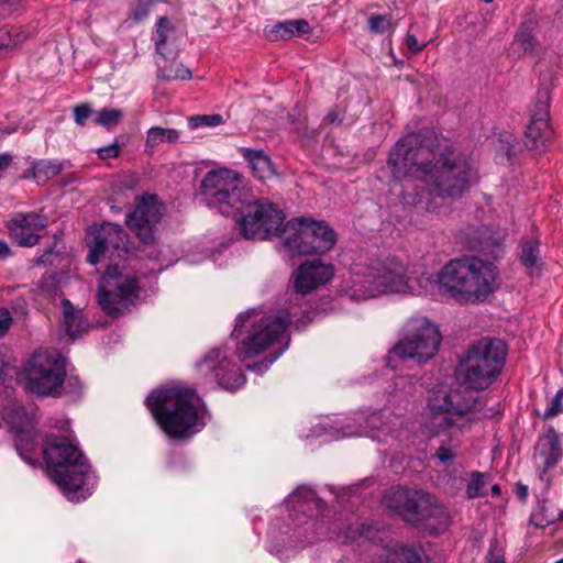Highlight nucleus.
I'll use <instances>...</instances> for the list:
<instances>
[{"label":"nucleus","mask_w":563,"mask_h":563,"mask_svg":"<svg viewBox=\"0 0 563 563\" xmlns=\"http://www.w3.org/2000/svg\"><path fill=\"white\" fill-rule=\"evenodd\" d=\"M157 78L164 80H189L192 78V73L183 64H175L168 67H158Z\"/></svg>","instance_id":"nucleus-32"},{"label":"nucleus","mask_w":563,"mask_h":563,"mask_svg":"<svg viewBox=\"0 0 563 563\" xmlns=\"http://www.w3.org/2000/svg\"><path fill=\"white\" fill-rule=\"evenodd\" d=\"M487 484L486 475L481 472H472L471 479L466 485L465 494L468 499L484 496V488Z\"/></svg>","instance_id":"nucleus-33"},{"label":"nucleus","mask_w":563,"mask_h":563,"mask_svg":"<svg viewBox=\"0 0 563 563\" xmlns=\"http://www.w3.org/2000/svg\"><path fill=\"white\" fill-rule=\"evenodd\" d=\"M52 252L47 251L45 252L41 257L36 260V264H43L46 262V256L49 255Z\"/></svg>","instance_id":"nucleus-60"},{"label":"nucleus","mask_w":563,"mask_h":563,"mask_svg":"<svg viewBox=\"0 0 563 563\" xmlns=\"http://www.w3.org/2000/svg\"><path fill=\"white\" fill-rule=\"evenodd\" d=\"M91 108L87 103L78 104L74 108V119L77 125L84 126L87 119L92 114Z\"/></svg>","instance_id":"nucleus-43"},{"label":"nucleus","mask_w":563,"mask_h":563,"mask_svg":"<svg viewBox=\"0 0 563 563\" xmlns=\"http://www.w3.org/2000/svg\"><path fill=\"white\" fill-rule=\"evenodd\" d=\"M421 279L409 277L407 267L395 256L372 260L364 268L352 274L344 286L345 294L354 300H365L386 294H421ZM428 282L429 278H423Z\"/></svg>","instance_id":"nucleus-6"},{"label":"nucleus","mask_w":563,"mask_h":563,"mask_svg":"<svg viewBox=\"0 0 563 563\" xmlns=\"http://www.w3.org/2000/svg\"><path fill=\"white\" fill-rule=\"evenodd\" d=\"M368 30L374 34H384L394 31L395 24L388 14H372L367 20Z\"/></svg>","instance_id":"nucleus-34"},{"label":"nucleus","mask_w":563,"mask_h":563,"mask_svg":"<svg viewBox=\"0 0 563 563\" xmlns=\"http://www.w3.org/2000/svg\"><path fill=\"white\" fill-rule=\"evenodd\" d=\"M82 389L81 380L78 376H70L67 379L65 378L62 390L65 394L69 395H78Z\"/></svg>","instance_id":"nucleus-45"},{"label":"nucleus","mask_w":563,"mask_h":563,"mask_svg":"<svg viewBox=\"0 0 563 563\" xmlns=\"http://www.w3.org/2000/svg\"><path fill=\"white\" fill-rule=\"evenodd\" d=\"M354 420L360 424V428L362 429L358 432H346L345 435H352V434H358V435H368L371 431L374 430H386L389 431L390 429L387 428L383 421V415L379 411L372 412L369 416H365L363 413H357Z\"/></svg>","instance_id":"nucleus-30"},{"label":"nucleus","mask_w":563,"mask_h":563,"mask_svg":"<svg viewBox=\"0 0 563 563\" xmlns=\"http://www.w3.org/2000/svg\"><path fill=\"white\" fill-rule=\"evenodd\" d=\"M289 26L295 30V36L308 34L311 31L309 23L303 19L289 20Z\"/></svg>","instance_id":"nucleus-46"},{"label":"nucleus","mask_w":563,"mask_h":563,"mask_svg":"<svg viewBox=\"0 0 563 563\" xmlns=\"http://www.w3.org/2000/svg\"><path fill=\"white\" fill-rule=\"evenodd\" d=\"M18 375L31 393L41 397H57L62 394L66 369L57 352L37 350L24 362Z\"/></svg>","instance_id":"nucleus-9"},{"label":"nucleus","mask_w":563,"mask_h":563,"mask_svg":"<svg viewBox=\"0 0 563 563\" xmlns=\"http://www.w3.org/2000/svg\"><path fill=\"white\" fill-rule=\"evenodd\" d=\"M520 263L529 275H532L541 265L540 241L533 238H523L518 246Z\"/></svg>","instance_id":"nucleus-25"},{"label":"nucleus","mask_w":563,"mask_h":563,"mask_svg":"<svg viewBox=\"0 0 563 563\" xmlns=\"http://www.w3.org/2000/svg\"><path fill=\"white\" fill-rule=\"evenodd\" d=\"M241 152L256 178L263 180L274 175L271 158L263 151L242 148Z\"/></svg>","instance_id":"nucleus-26"},{"label":"nucleus","mask_w":563,"mask_h":563,"mask_svg":"<svg viewBox=\"0 0 563 563\" xmlns=\"http://www.w3.org/2000/svg\"><path fill=\"white\" fill-rule=\"evenodd\" d=\"M60 305L63 312V327L66 333L74 339L84 329L81 312L76 310L73 303L66 298L62 300Z\"/></svg>","instance_id":"nucleus-28"},{"label":"nucleus","mask_w":563,"mask_h":563,"mask_svg":"<svg viewBox=\"0 0 563 563\" xmlns=\"http://www.w3.org/2000/svg\"><path fill=\"white\" fill-rule=\"evenodd\" d=\"M164 214V205L155 195L145 194L136 200L135 207L126 216L129 229L144 243L155 242V232Z\"/></svg>","instance_id":"nucleus-18"},{"label":"nucleus","mask_w":563,"mask_h":563,"mask_svg":"<svg viewBox=\"0 0 563 563\" xmlns=\"http://www.w3.org/2000/svg\"><path fill=\"white\" fill-rule=\"evenodd\" d=\"M159 0H136L131 8V19L134 23L145 21Z\"/></svg>","instance_id":"nucleus-35"},{"label":"nucleus","mask_w":563,"mask_h":563,"mask_svg":"<svg viewBox=\"0 0 563 563\" xmlns=\"http://www.w3.org/2000/svg\"><path fill=\"white\" fill-rule=\"evenodd\" d=\"M342 120V115L336 110H330L324 118V122L329 124H340Z\"/></svg>","instance_id":"nucleus-53"},{"label":"nucleus","mask_w":563,"mask_h":563,"mask_svg":"<svg viewBox=\"0 0 563 563\" xmlns=\"http://www.w3.org/2000/svg\"><path fill=\"white\" fill-rule=\"evenodd\" d=\"M7 366H8V364H7V363H5V361H4V356H3V354L0 352V376H1V375H7V374H8Z\"/></svg>","instance_id":"nucleus-56"},{"label":"nucleus","mask_w":563,"mask_h":563,"mask_svg":"<svg viewBox=\"0 0 563 563\" xmlns=\"http://www.w3.org/2000/svg\"><path fill=\"white\" fill-rule=\"evenodd\" d=\"M479 399L461 383L456 387L437 385L428 397V407L434 415L463 416L479 409Z\"/></svg>","instance_id":"nucleus-15"},{"label":"nucleus","mask_w":563,"mask_h":563,"mask_svg":"<svg viewBox=\"0 0 563 563\" xmlns=\"http://www.w3.org/2000/svg\"><path fill=\"white\" fill-rule=\"evenodd\" d=\"M390 556V563H421L420 554L413 547L401 545Z\"/></svg>","instance_id":"nucleus-36"},{"label":"nucleus","mask_w":563,"mask_h":563,"mask_svg":"<svg viewBox=\"0 0 563 563\" xmlns=\"http://www.w3.org/2000/svg\"><path fill=\"white\" fill-rule=\"evenodd\" d=\"M12 324V317L8 309H0V338L3 336Z\"/></svg>","instance_id":"nucleus-48"},{"label":"nucleus","mask_w":563,"mask_h":563,"mask_svg":"<svg viewBox=\"0 0 563 563\" xmlns=\"http://www.w3.org/2000/svg\"><path fill=\"white\" fill-rule=\"evenodd\" d=\"M440 343L441 334L434 323L424 317L410 318L402 327L401 338L389 351L386 366L395 369L390 364L393 357L426 363L435 356Z\"/></svg>","instance_id":"nucleus-8"},{"label":"nucleus","mask_w":563,"mask_h":563,"mask_svg":"<svg viewBox=\"0 0 563 563\" xmlns=\"http://www.w3.org/2000/svg\"><path fill=\"white\" fill-rule=\"evenodd\" d=\"M9 30L12 31V33H13V36H12L13 47L22 44L30 36V33L27 31L19 29V27H11Z\"/></svg>","instance_id":"nucleus-52"},{"label":"nucleus","mask_w":563,"mask_h":563,"mask_svg":"<svg viewBox=\"0 0 563 563\" xmlns=\"http://www.w3.org/2000/svg\"><path fill=\"white\" fill-rule=\"evenodd\" d=\"M139 291L134 275L122 274L118 265H109L99 283L98 303L108 316L119 317L135 303Z\"/></svg>","instance_id":"nucleus-13"},{"label":"nucleus","mask_w":563,"mask_h":563,"mask_svg":"<svg viewBox=\"0 0 563 563\" xmlns=\"http://www.w3.org/2000/svg\"><path fill=\"white\" fill-rule=\"evenodd\" d=\"M121 153V144L118 140L113 143L102 146L97 151L98 157L102 161L112 159L119 157Z\"/></svg>","instance_id":"nucleus-41"},{"label":"nucleus","mask_w":563,"mask_h":563,"mask_svg":"<svg viewBox=\"0 0 563 563\" xmlns=\"http://www.w3.org/2000/svg\"><path fill=\"white\" fill-rule=\"evenodd\" d=\"M486 563H506L505 551L497 541L490 543L486 555Z\"/></svg>","instance_id":"nucleus-42"},{"label":"nucleus","mask_w":563,"mask_h":563,"mask_svg":"<svg viewBox=\"0 0 563 563\" xmlns=\"http://www.w3.org/2000/svg\"><path fill=\"white\" fill-rule=\"evenodd\" d=\"M563 388L558 390L553 399L551 400L550 406L545 410V417H554L563 411Z\"/></svg>","instance_id":"nucleus-44"},{"label":"nucleus","mask_w":563,"mask_h":563,"mask_svg":"<svg viewBox=\"0 0 563 563\" xmlns=\"http://www.w3.org/2000/svg\"><path fill=\"white\" fill-rule=\"evenodd\" d=\"M405 42H406V46L412 54L420 53L427 46V43H420L417 40V37L410 33H407Z\"/></svg>","instance_id":"nucleus-47"},{"label":"nucleus","mask_w":563,"mask_h":563,"mask_svg":"<svg viewBox=\"0 0 563 563\" xmlns=\"http://www.w3.org/2000/svg\"><path fill=\"white\" fill-rule=\"evenodd\" d=\"M43 457L52 481L68 500L79 503L92 494L97 477L75 439L64 434H47Z\"/></svg>","instance_id":"nucleus-3"},{"label":"nucleus","mask_w":563,"mask_h":563,"mask_svg":"<svg viewBox=\"0 0 563 563\" xmlns=\"http://www.w3.org/2000/svg\"><path fill=\"white\" fill-rule=\"evenodd\" d=\"M0 1L10 7H14V5H18L19 3H21L23 0H0Z\"/></svg>","instance_id":"nucleus-59"},{"label":"nucleus","mask_w":563,"mask_h":563,"mask_svg":"<svg viewBox=\"0 0 563 563\" xmlns=\"http://www.w3.org/2000/svg\"><path fill=\"white\" fill-rule=\"evenodd\" d=\"M555 563H563V558L558 560Z\"/></svg>","instance_id":"nucleus-63"},{"label":"nucleus","mask_w":563,"mask_h":563,"mask_svg":"<svg viewBox=\"0 0 563 563\" xmlns=\"http://www.w3.org/2000/svg\"><path fill=\"white\" fill-rule=\"evenodd\" d=\"M223 122L221 114H203L194 115L188 120L190 129H197L199 126H218Z\"/></svg>","instance_id":"nucleus-38"},{"label":"nucleus","mask_w":563,"mask_h":563,"mask_svg":"<svg viewBox=\"0 0 563 563\" xmlns=\"http://www.w3.org/2000/svg\"><path fill=\"white\" fill-rule=\"evenodd\" d=\"M180 133L176 129H165L161 126H153L147 131L145 150L153 153L155 148L162 143H176L179 140Z\"/></svg>","instance_id":"nucleus-27"},{"label":"nucleus","mask_w":563,"mask_h":563,"mask_svg":"<svg viewBox=\"0 0 563 563\" xmlns=\"http://www.w3.org/2000/svg\"><path fill=\"white\" fill-rule=\"evenodd\" d=\"M289 20L284 22H278L274 25L272 33V40H289L295 36V30L292 26H289Z\"/></svg>","instance_id":"nucleus-39"},{"label":"nucleus","mask_w":563,"mask_h":563,"mask_svg":"<svg viewBox=\"0 0 563 563\" xmlns=\"http://www.w3.org/2000/svg\"><path fill=\"white\" fill-rule=\"evenodd\" d=\"M536 450L542 461L544 470L558 464L563 452L559 434L553 428H550L542 437H540Z\"/></svg>","instance_id":"nucleus-24"},{"label":"nucleus","mask_w":563,"mask_h":563,"mask_svg":"<svg viewBox=\"0 0 563 563\" xmlns=\"http://www.w3.org/2000/svg\"><path fill=\"white\" fill-rule=\"evenodd\" d=\"M496 266L477 256L451 260L437 276L439 291L457 302L484 301L497 288Z\"/></svg>","instance_id":"nucleus-5"},{"label":"nucleus","mask_w":563,"mask_h":563,"mask_svg":"<svg viewBox=\"0 0 563 563\" xmlns=\"http://www.w3.org/2000/svg\"><path fill=\"white\" fill-rule=\"evenodd\" d=\"M538 22L533 18L526 19L518 32L516 33L515 41L520 45L525 53H532L538 46V40L534 36V30Z\"/></svg>","instance_id":"nucleus-29"},{"label":"nucleus","mask_w":563,"mask_h":563,"mask_svg":"<svg viewBox=\"0 0 563 563\" xmlns=\"http://www.w3.org/2000/svg\"><path fill=\"white\" fill-rule=\"evenodd\" d=\"M62 164L56 161H38L33 165L34 177L41 179L44 175L46 178L58 175L62 170Z\"/></svg>","instance_id":"nucleus-37"},{"label":"nucleus","mask_w":563,"mask_h":563,"mask_svg":"<svg viewBox=\"0 0 563 563\" xmlns=\"http://www.w3.org/2000/svg\"><path fill=\"white\" fill-rule=\"evenodd\" d=\"M48 224L46 216L37 212H19L9 222L11 238L20 246H34Z\"/></svg>","instance_id":"nucleus-21"},{"label":"nucleus","mask_w":563,"mask_h":563,"mask_svg":"<svg viewBox=\"0 0 563 563\" xmlns=\"http://www.w3.org/2000/svg\"><path fill=\"white\" fill-rule=\"evenodd\" d=\"M437 457L444 464H449L455 457V453L444 445H441L437 451Z\"/></svg>","instance_id":"nucleus-50"},{"label":"nucleus","mask_w":563,"mask_h":563,"mask_svg":"<svg viewBox=\"0 0 563 563\" xmlns=\"http://www.w3.org/2000/svg\"><path fill=\"white\" fill-rule=\"evenodd\" d=\"M12 36H13V33L9 29L0 30V53L2 51H8L10 48H13Z\"/></svg>","instance_id":"nucleus-49"},{"label":"nucleus","mask_w":563,"mask_h":563,"mask_svg":"<svg viewBox=\"0 0 563 563\" xmlns=\"http://www.w3.org/2000/svg\"><path fill=\"white\" fill-rule=\"evenodd\" d=\"M88 245L90 252L88 261L92 265L98 264L106 257H111L125 242L126 234L123 228L114 223L92 225L88 230Z\"/></svg>","instance_id":"nucleus-19"},{"label":"nucleus","mask_w":563,"mask_h":563,"mask_svg":"<svg viewBox=\"0 0 563 563\" xmlns=\"http://www.w3.org/2000/svg\"><path fill=\"white\" fill-rule=\"evenodd\" d=\"M40 288H41V291L43 292L44 291V282H41Z\"/></svg>","instance_id":"nucleus-62"},{"label":"nucleus","mask_w":563,"mask_h":563,"mask_svg":"<svg viewBox=\"0 0 563 563\" xmlns=\"http://www.w3.org/2000/svg\"><path fill=\"white\" fill-rule=\"evenodd\" d=\"M10 253V249L8 246V244L0 240V257H7Z\"/></svg>","instance_id":"nucleus-55"},{"label":"nucleus","mask_w":563,"mask_h":563,"mask_svg":"<svg viewBox=\"0 0 563 563\" xmlns=\"http://www.w3.org/2000/svg\"><path fill=\"white\" fill-rule=\"evenodd\" d=\"M199 374L214 380L221 388L235 390L245 383L241 368L229 358L225 349H212L197 363Z\"/></svg>","instance_id":"nucleus-17"},{"label":"nucleus","mask_w":563,"mask_h":563,"mask_svg":"<svg viewBox=\"0 0 563 563\" xmlns=\"http://www.w3.org/2000/svg\"><path fill=\"white\" fill-rule=\"evenodd\" d=\"M279 238L286 250L300 255L325 253L336 242V234L328 223L308 218L289 220Z\"/></svg>","instance_id":"nucleus-12"},{"label":"nucleus","mask_w":563,"mask_h":563,"mask_svg":"<svg viewBox=\"0 0 563 563\" xmlns=\"http://www.w3.org/2000/svg\"><path fill=\"white\" fill-rule=\"evenodd\" d=\"M12 163V156L8 153L0 154V172L5 170Z\"/></svg>","instance_id":"nucleus-54"},{"label":"nucleus","mask_w":563,"mask_h":563,"mask_svg":"<svg viewBox=\"0 0 563 563\" xmlns=\"http://www.w3.org/2000/svg\"><path fill=\"white\" fill-rule=\"evenodd\" d=\"M384 504L408 522L421 523L433 518L437 519L438 532L444 530L450 522L446 509L439 505L433 496L423 490L391 487L384 495Z\"/></svg>","instance_id":"nucleus-11"},{"label":"nucleus","mask_w":563,"mask_h":563,"mask_svg":"<svg viewBox=\"0 0 563 563\" xmlns=\"http://www.w3.org/2000/svg\"><path fill=\"white\" fill-rule=\"evenodd\" d=\"M13 132H14V129H5V130L0 129V139H2L4 135L13 133Z\"/></svg>","instance_id":"nucleus-61"},{"label":"nucleus","mask_w":563,"mask_h":563,"mask_svg":"<svg viewBox=\"0 0 563 563\" xmlns=\"http://www.w3.org/2000/svg\"><path fill=\"white\" fill-rule=\"evenodd\" d=\"M553 137L548 112L537 114L532 118L525 132L523 142L530 150H543Z\"/></svg>","instance_id":"nucleus-22"},{"label":"nucleus","mask_w":563,"mask_h":563,"mask_svg":"<svg viewBox=\"0 0 563 563\" xmlns=\"http://www.w3.org/2000/svg\"><path fill=\"white\" fill-rule=\"evenodd\" d=\"M5 420L14 433V445L21 459L32 465L40 464L38 449L41 437L35 428V420L22 407H13Z\"/></svg>","instance_id":"nucleus-16"},{"label":"nucleus","mask_w":563,"mask_h":563,"mask_svg":"<svg viewBox=\"0 0 563 563\" xmlns=\"http://www.w3.org/2000/svg\"><path fill=\"white\" fill-rule=\"evenodd\" d=\"M175 33L176 27L168 18L161 16L156 20L151 40L156 53L164 58L173 57L177 53L176 48L173 47Z\"/></svg>","instance_id":"nucleus-23"},{"label":"nucleus","mask_w":563,"mask_h":563,"mask_svg":"<svg viewBox=\"0 0 563 563\" xmlns=\"http://www.w3.org/2000/svg\"><path fill=\"white\" fill-rule=\"evenodd\" d=\"M517 488H518V496L521 499H526L527 496H528V488H527V486L519 484Z\"/></svg>","instance_id":"nucleus-57"},{"label":"nucleus","mask_w":563,"mask_h":563,"mask_svg":"<svg viewBox=\"0 0 563 563\" xmlns=\"http://www.w3.org/2000/svg\"><path fill=\"white\" fill-rule=\"evenodd\" d=\"M316 493L307 486H299L290 496L294 504H305L313 501Z\"/></svg>","instance_id":"nucleus-40"},{"label":"nucleus","mask_w":563,"mask_h":563,"mask_svg":"<svg viewBox=\"0 0 563 563\" xmlns=\"http://www.w3.org/2000/svg\"><path fill=\"white\" fill-rule=\"evenodd\" d=\"M387 164L394 179L402 183L404 202L422 205L429 212H438L445 200L461 198L470 188L468 158L434 130L423 129L399 139Z\"/></svg>","instance_id":"nucleus-1"},{"label":"nucleus","mask_w":563,"mask_h":563,"mask_svg":"<svg viewBox=\"0 0 563 563\" xmlns=\"http://www.w3.org/2000/svg\"><path fill=\"white\" fill-rule=\"evenodd\" d=\"M123 119V112L117 108H103L93 113V122L110 129L118 125Z\"/></svg>","instance_id":"nucleus-31"},{"label":"nucleus","mask_w":563,"mask_h":563,"mask_svg":"<svg viewBox=\"0 0 563 563\" xmlns=\"http://www.w3.org/2000/svg\"><path fill=\"white\" fill-rule=\"evenodd\" d=\"M145 405L170 439L189 438L206 426L207 410L191 388L173 385L153 390L146 397Z\"/></svg>","instance_id":"nucleus-4"},{"label":"nucleus","mask_w":563,"mask_h":563,"mask_svg":"<svg viewBox=\"0 0 563 563\" xmlns=\"http://www.w3.org/2000/svg\"><path fill=\"white\" fill-rule=\"evenodd\" d=\"M334 276L331 264L320 260L306 261L299 265L291 276L297 294L308 295L328 284Z\"/></svg>","instance_id":"nucleus-20"},{"label":"nucleus","mask_w":563,"mask_h":563,"mask_svg":"<svg viewBox=\"0 0 563 563\" xmlns=\"http://www.w3.org/2000/svg\"><path fill=\"white\" fill-rule=\"evenodd\" d=\"M201 192L208 206L223 216L239 212L247 200L244 177L229 168L208 172L201 181Z\"/></svg>","instance_id":"nucleus-10"},{"label":"nucleus","mask_w":563,"mask_h":563,"mask_svg":"<svg viewBox=\"0 0 563 563\" xmlns=\"http://www.w3.org/2000/svg\"><path fill=\"white\" fill-rule=\"evenodd\" d=\"M500 494H501L500 486L498 484L493 485L492 486V495L498 497V496H500Z\"/></svg>","instance_id":"nucleus-58"},{"label":"nucleus","mask_w":563,"mask_h":563,"mask_svg":"<svg viewBox=\"0 0 563 563\" xmlns=\"http://www.w3.org/2000/svg\"><path fill=\"white\" fill-rule=\"evenodd\" d=\"M240 211L239 227L245 239L265 240L273 234L279 236L285 214L276 205L264 200L246 201Z\"/></svg>","instance_id":"nucleus-14"},{"label":"nucleus","mask_w":563,"mask_h":563,"mask_svg":"<svg viewBox=\"0 0 563 563\" xmlns=\"http://www.w3.org/2000/svg\"><path fill=\"white\" fill-rule=\"evenodd\" d=\"M553 521V518H544L542 511L533 512L531 516V522L538 528H545Z\"/></svg>","instance_id":"nucleus-51"},{"label":"nucleus","mask_w":563,"mask_h":563,"mask_svg":"<svg viewBox=\"0 0 563 563\" xmlns=\"http://www.w3.org/2000/svg\"><path fill=\"white\" fill-rule=\"evenodd\" d=\"M507 344L496 338H482L460 357L455 375L465 388L484 390L500 375L507 357Z\"/></svg>","instance_id":"nucleus-7"},{"label":"nucleus","mask_w":563,"mask_h":563,"mask_svg":"<svg viewBox=\"0 0 563 563\" xmlns=\"http://www.w3.org/2000/svg\"><path fill=\"white\" fill-rule=\"evenodd\" d=\"M291 323V313L280 310L273 314H264L252 309L241 313L232 331V338L240 341L236 352L242 361L269 351L263 361L247 367L263 373L286 351L289 344L287 329Z\"/></svg>","instance_id":"nucleus-2"}]
</instances>
